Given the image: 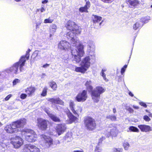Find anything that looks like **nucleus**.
Returning <instances> with one entry per match:
<instances>
[{"mask_svg":"<svg viewBox=\"0 0 152 152\" xmlns=\"http://www.w3.org/2000/svg\"><path fill=\"white\" fill-rule=\"evenodd\" d=\"M75 31H70L66 34L67 38L71 42L72 46L77 47V49L71 50V53L75 63H79L81 61V57L84 54L83 50V46L79 43V41L75 37L77 34Z\"/></svg>","mask_w":152,"mask_h":152,"instance_id":"obj_1","label":"nucleus"},{"mask_svg":"<svg viewBox=\"0 0 152 152\" xmlns=\"http://www.w3.org/2000/svg\"><path fill=\"white\" fill-rule=\"evenodd\" d=\"M26 120L22 118L16 121L12 122L11 124L7 125L4 128V130L8 133H16L17 128L23 127L26 123Z\"/></svg>","mask_w":152,"mask_h":152,"instance_id":"obj_2","label":"nucleus"},{"mask_svg":"<svg viewBox=\"0 0 152 152\" xmlns=\"http://www.w3.org/2000/svg\"><path fill=\"white\" fill-rule=\"evenodd\" d=\"M21 134L23 137L29 142H33L36 140L37 135L33 130L25 129L22 132Z\"/></svg>","mask_w":152,"mask_h":152,"instance_id":"obj_3","label":"nucleus"},{"mask_svg":"<svg viewBox=\"0 0 152 152\" xmlns=\"http://www.w3.org/2000/svg\"><path fill=\"white\" fill-rule=\"evenodd\" d=\"M105 91V89L102 87L97 86L94 90L92 91L91 96L94 102H98L100 99V95Z\"/></svg>","mask_w":152,"mask_h":152,"instance_id":"obj_4","label":"nucleus"},{"mask_svg":"<svg viewBox=\"0 0 152 152\" xmlns=\"http://www.w3.org/2000/svg\"><path fill=\"white\" fill-rule=\"evenodd\" d=\"M95 59V54L89 53V56L84 57L81 61L80 65L88 69L90 66L91 62H94Z\"/></svg>","mask_w":152,"mask_h":152,"instance_id":"obj_5","label":"nucleus"},{"mask_svg":"<svg viewBox=\"0 0 152 152\" xmlns=\"http://www.w3.org/2000/svg\"><path fill=\"white\" fill-rule=\"evenodd\" d=\"M84 123L86 127L89 130H93L96 127V124L95 120L89 116L84 118Z\"/></svg>","mask_w":152,"mask_h":152,"instance_id":"obj_6","label":"nucleus"},{"mask_svg":"<svg viewBox=\"0 0 152 152\" xmlns=\"http://www.w3.org/2000/svg\"><path fill=\"white\" fill-rule=\"evenodd\" d=\"M41 144L45 148H48L53 146V139L50 137L44 135H41Z\"/></svg>","mask_w":152,"mask_h":152,"instance_id":"obj_7","label":"nucleus"},{"mask_svg":"<svg viewBox=\"0 0 152 152\" xmlns=\"http://www.w3.org/2000/svg\"><path fill=\"white\" fill-rule=\"evenodd\" d=\"M67 29L72 31H75L76 34H80L81 29L80 27L78 26L74 22L69 20L68 21L66 25Z\"/></svg>","mask_w":152,"mask_h":152,"instance_id":"obj_8","label":"nucleus"},{"mask_svg":"<svg viewBox=\"0 0 152 152\" xmlns=\"http://www.w3.org/2000/svg\"><path fill=\"white\" fill-rule=\"evenodd\" d=\"M31 51L30 49H29L26 51V55L25 56H22L19 61H18L19 63V70L20 72H23L25 70L23 66H24L26 61L25 58H26L27 60L28 59L29 57V53Z\"/></svg>","mask_w":152,"mask_h":152,"instance_id":"obj_9","label":"nucleus"},{"mask_svg":"<svg viewBox=\"0 0 152 152\" xmlns=\"http://www.w3.org/2000/svg\"><path fill=\"white\" fill-rule=\"evenodd\" d=\"M11 143L14 148H18L23 144V140L20 137L16 136L11 139Z\"/></svg>","mask_w":152,"mask_h":152,"instance_id":"obj_10","label":"nucleus"},{"mask_svg":"<svg viewBox=\"0 0 152 152\" xmlns=\"http://www.w3.org/2000/svg\"><path fill=\"white\" fill-rule=\"evenodd\" d=\"M23 151V152H40V150L39 148L31 144L25 145Z\"/></svg>","mask_w":152,"mask_h":152,"instance_id":"obj_11","label":"nucleus"},{"mask_svg":"<svg viewBox=\"0 0 152 152\" xmlns=\"http://www.w3.org/2000/svg\"><path fill=\"white\" fill-rule=\"evenodd\" d=\"M66 129V126L64 124H59L56 126V130L57 134L56 136H59L63 134Z\"/></svg>","mask_w":152,"mask_h":152,"instance_id":"obj_12","label":"nucleus"},{"mask_svg":"<svg viewBox=\"0 0 152 152\" xmlns=\"http://www.w3.org/2000/svg\"><path fill=\"white\" fill-rule=\"evenodd\" d=\"M58 48L60 50H66L70 49L71 45L69 42L65 40H62L59 43Z\"/></svg>","mask_w":152,"mask_h":152,"instance_id":"obj_13","label":"nucleus"},{"mask_svg":"<svg viewBox=\"0 0 152 152\" xmlns=\"http://www.w3.org/2000/svg\"><path fill=\"white\" fill-rule=\"evenodd\" d=\"M87 97L86 91L83 90L82 92L77 94L75 99L78 102H83L86 100Z\"/></svg>","mask_w":152,"mask_h":152,"instance_id":"obj_14","label":"nucleus"},{"mask_svg":"<svg viewBox=\"0 0 152 152\" xmlns=\"http://www.w3.org/2000/svg\"><path fill=\"white\" fill-rule=\"evenodd\" d=\"M37 125L38 127L42 130H45L47 128V125L46 120L42 118L37 119Z\"/></svg>","mask_w":152,"mask_h":152,"instance_id":"obj_15","label":"nucleus"},{"mask_svg":"<svg viewBox=\"0 0 152 152\" xmlns=\"http://www.w3.org/2000/svg\"><path fill=\"white\" fill-rule=\"evenodd\" d=\"M19 64L18 62L14 64L12 66L7 69V72L8 73L11 72L16 75L19 73Z\"/></svg>","mask_w":152,"mask_h":152,"instance_id":"obj_16","label":"nucleus"},{"mask_svg":"<svg viewBox=\"0 0 152 152\" xmlns=\"http://www.w3.org/2000/svg\"><path fill=\"white\" fill-rule=\"evenodd\" d=\"M145 20V18H142L140 20L136 22L133 26V29L136 30L138 28L142 27L144 23L148 22L147 20Z\"/></svg>","mask_w":152,"mask_h":152,"instance_id":"obj_17","label":"nucleus"},{"mask_svg":"<svg viewBox=\"0 0 152 152\" xmlns=\"http://www.w3.org/2000/svg\"><path fill=\"white\" fill-rule=\"evenodd\" d=\"M138 127L142 132H147L152 131L151 128L148 125H138Z\"/></svg>","mask_w":152,"mask_h":152,"instance_id":"obj_18","label":"nucleus"},{"mask_svg":"<svg viewBox=\"0 0 152 152\" xmlns=\"http://www.w3.org/2000/svg\"><path fill=\"white\" fill-rule=\"evenodd\" d=\"M48 101L50 102L52 104H57L61 105H64V102L59 98L56 99L49 98Z\"/></svg>","mask_w":152,"mask_h":152,"instance_id":"obj_19","label":"nucleus"},{"mask_svg":"<svg viewBox=\"0 0 152 152\" xmlns=\"http://www.w3.org/2000/svg\"><path fill=\"white\" fill-rule=\"evenodd\" d=\"M68 111L69 112V113H67V115L69 119V123L71 124L73 122L76 121L77 120V118L70 113L68 110Z\"/></svg>","mask_w":152,"mask_h":152,"instance_id":"obj_20","label":"nucleus"},{"mask_svg":"<svg viewBox=\"0 0 152 152\" xmlns=\"http://www.w3.org/2000/svg\"><path fill=\"white\" fill-rule=\"evenodd\" d=\"M35 90V89L34 87L30 86L27 88L25 90V91L29 96H31L34 94Z\"/></svg>","mask_w":152,"mask_h":152,"instance_id":"obj_21","label":"nucleus"},{"mask_svg":"<svg viewBox=\"0 0 152 152\" xmlns=\"http://www.w3.org/2000/svg\"><path fill=\"white\" fill-rule=\"evenodd\" d=\"M118 131L116 127H114L110 129V134L112 137V138L116 137L118 134Z\"/></svg>","mask_w":152,"mask_h":152,"instance_id":"obj_22","label":"nucleus"},{"mask_svg":"<svg viewBox=\"0 0 152 152\" xmlns=\"http://www.w3.org/2000/svg\"><path fill=\"white\" fill-rule=\"evenodd\" d=\"M87 70V69L83 66H81L80 67L75 66V71L77 72L84 73Z\"/></svg>","mask_w":152,"mask_h":152,"instance_id":"obj_23","label":"nucleus"},{"mask_svg":"<svg viewBox=\"0 0 152 152\" xmlns=\"http://www.w3.org/2000/svg\"><path fill=\"white\" fill-rule=\"evenodd\" d=\"M90 7V2L87 1L86 2V4L83 7H80L79 9V11L81 12H86L88 7Z\"/></svg>","mask_w":152,"mask_h":152,"instance_id":"obj_24","label":"nucleus"},{"mask_svg":"<svg viewBox=\"0 0 152 152\" xmlns=\"http://www.w3.org/2000/svg\"><path fill=\"white\" fill-rule=\"evenodd\" d=\"M49 116L53 121L56 122H60V120L58 117L53 114H49Z\"/></svg>","mask_w":152,"mask_h":152,"instance_id":"obj_25","label":"nucleus"},{"mask_svg":"<svg viewBox=\"0 0 152 152\" xmlns=\"http://www.w3.org/2000/svg\"><path fill=\"white\" fill-rule=\"evenodd\" d=\"M85 85L88 91H92L93 87L91 86V81H87L86 82Z\"/></svg>","mask_w":152,"mask_h":152,"instance_id":"obj_26","label":"nucleus"},{"mask_svg":"<svg viewBox=\"0 0 152 152\" xmlns=\"http://www.w3.org/2000/svg\"><path fill=\"white\" fill-rule=\"evenodd\" d=\"M57 29V26L55 24H52L50 26V32L53 34L56 31Z\"/></svg>","mask_w":152,"mask_h":152,"instance_id":"obj_27","label":"nucleus"},{"mask_svg":"<svg viewBox=\"0 0 152 152\" xmlns=\"http://www.w3.org/2000/svg\"><path fill=\"white\" fill-rule=\"evenodd\" d=\"M74 106L75 104L74 103V102L72 101H70L69 103V106L71 108V110L75 115H77V113L76 112L74 108Z\"/></svg>","mask_w":152,"mask_h":152,"instance_id":"obj_28","label":"nucleus"},{"mask_svg":"<svg viewBox=\"0 0 152 152\" xmlns=\"http://www.w3.org/2000/svg\"><path fill=\"white\" fill-rule=\"evenodd\" d=\"M93 18V22L95 23H98L102 20V18L100 16L94 15Z\"/></svg>","mask_w":152,"mask_h":152,"instance_id":"obj_29","label":"nucleus"},{"mask_svg":"<svg viewBox=\"0 0 152 152\" xmlns=\"http://www.w3.org/2000/svg\"><path fill=\"white\" fill-rule=\"evenodd\" d=\"M64 138L65 140L67 142H70L72 139L71 134L69 133L66 134Z\"/></svg>","mask_w":152,"mask_h":152,"instance_id":"obj_30","label":"nucleus"},{"mask_svg":"<svg viewBox=\"0 0 152 152\" xmlns=\"http://www.w3.org/2000/svg\"><path fill=\"white\" fill-rule=\"evenodd\" d=\"M123 146L124 149L126 150H128L130 146L129 142L126 141H124L123 144Z\"/></svg>","mask_w":152,"mask_h":152,"instance_id":"obj_31","label":"nucleus"},{"mask_svg":"<svg viewBox=\"0 0 152 152\" xmlns=\"http://www.w3.org/2000/svg\"><path fill=\"white\" fill-rule=\"evenodd\" d=\"M39 52L40 51L39 50H35L33 53L31 58L34 57L33 59L34 60H37L36 58V57L39 56Z\"/></svg>","mask_w":152,"mask_h":152,"instance_id":"obj_32","label":"nucleus"},{"mask_svg":"<svg viewBox=\"0 0 152 152\" xmlns=\"http://www.w3.org/2000/svg\"><path fill=\"white\" fill-rule=\"evenodd\" d=\"M50 85L51 87L54 90H56L57 87L56 83L54 81H51L50 83Z\"/></svg>","mask_w":152,"mask_h":152,"instance_id":"obj_33","label":"nucleus"},{"mask_svg":"<svg viewBox=\"0 0 152 152\" xmlns=\"http://www.w3.org/2000/svg\"><path fill=\"white\" fill-rule=\"evenodd\" d=\"M95 46L94 45H92L88 47V52L90 53L91 52H92V54L94 53V52L95 50Z\"/></svg>","mask_w":152,"mask_h":152,"instance_id":"obj_34","label":"nucleus"},{"mask_svg":"<svg viewBox=\"0 0 152 152\" xmlns=\"http://www.w3.org/2000/svg\"><path fill=\"white\" fill-rule=\"evenodd\" d=\"M129 129L133 132H139V130L137 128L133 126L129 127Z\"/></svg>","mask_w":152,"mask_h":152,"instance_id":"obj_35","label":"nucleus"},{"mask_svg":"<svg viewBox=\"0 0 152 152\" xmlns=\"http://www.w3.org/2000/svg\"><path fill=\"white\" fill-rule=\"evenodd\" d=\"M128 1L130 5L133 6L136 5L138 3L137 0H128Z\"/></svg>","mask_w":152,"mask_h":152,"instance_id":"obj_36","label":"nucleus"},{"mask_svg":"<svg viewBox=\"0 0 152 152\" xmlns=\"http://www.w3.org/2000/svg\"><path fill=\"white\" fill-rule=\"evenodd\" d=\"M106 118L107 119H110L112 121H116V117L114 115H109L107 116Z\"/></svg>","mask_w":152,"mask_h":152,"instance_id":"obj_37","label":"nucleus"},{"mask_svg":"<svg viewBox=\"0 0 152 152\" xmlns=\"http://www.w3.org/2000/svg\"><path fill=\"white\" fill-rule=\"evenodd\" d=\"M53 20V19L49 17L48 18L45 19L44 20V23H51Z\"/></svg>","mask_w":152,"mask_h":152,"instance_id":"obj_38","label":"nucleus"},{"mask_svg":"<svg viewBox=\"0 0 152 152\" xmlns=\"http://www.w3.org/2000/svg\"><path fill=\"white\" fill-rule=\"evenodd\" d=\"M47 90L48 88L46 87H44L41 94V96H46L47 94Z\"/></svg>","mask_w":152,"mask_h":152,"instance_id":"obj_39","label":"nucleus"},{"mask_svg":"<svg viewBox=\"0 0 152 152\" xmlns=\"http://www.w3.org/2000/svg\"><path fill=\"white\" fill-rule=\"evenodd\" d=\"M113 150L114 152H122L123 151V149L121 148H114L113 149Z\"/></svg>","mask_w":152,"mask_h":152,"instance_id":"obj_40","label":"nucleus"},{"mask_svg":"<svg viewBox=\"0 0 152 152\" xmlns=\"http://www.w3.org/2000/svg\"><path fill=\"white\" fill-rule=\"evenodd\" d=\"M20 80L18 79H15L12 82L13 86H14L17 85L18 83H20Z\"/></svg>","mask_w":152,"mask_h":152,"instance_id":"obj_41","label":"nucleus"},{"mask_svg":"<svg viewBox=\"0 0 152 152\" xmlns=\"http://www.w3.org/2000/svg\"><path fill=\"white\" fill-rule=\"evenodd\" d=\"M42 22V20L41 18H39L36 21V28L39 26Z\"/></svg>","mask_w":152,"mask_h":152,"instance_id":"obj_42","label":"nucleus"},{"mask_svg":"<svg viewBox=\"0 0 152 152\" xmlns=\"http://www.w3.org/2000/svg\"><path fill=\"white\" fill-rule=\"evenodd\" d=\"M102 149L100 148V146H99V145H97L95 149V152H101Z\"/></svg>","mask_w":152,"mask_h":152,"instance_id":"obj_43","label":"nucleus"},{"mask_svg":"<svg viewBox=\"0 0 152 152\" xmlns=\"http://www.w3.org/2000/svg\"><path fill=\"white\" fill-rule=\"evenodd\" d=\"M101 75L103 77L104 80H105L106 82H107L108 81V79L106 77V75L104 72H101Z\"/></svg>","mask_w":152,"mask_h":152,"instance_id":"obj_44","label":"nucleus"},{"mask_svg":"<svg viewBox=\"0 0 152 152\" xmlns=\"http://www.w3.org/2000/svg\"><path fill=\"white\" fill-rule=\"evenodd\" d=\"M143 119L146 121H149L150 120V118L147 115H145L144 116Z\"/></svg>","mask_w":152,"mask_h":152,"instance_id":"obj_45","label":"nucleus"},{"mask_svg":"<svg viewBox=\"0 0 152 152\" xmlns=\"http://www.w3.org/2000/svg\"><path fill=\"white\" fill-rule=\"evenodd\" d=\"M102 1L104 2L107 3H110L111 2H113V0H101Z\"/></svg>","mask_w":152,"mask_h":152,"instance_id":"obj_46","label":"nucleus"},{"mask_svg":"<svg viewBox=\"0 0 152 152\" xmlns=\"http://www.w3.org/2000/svg\"><path fill=\"white\" fill-rule=\"evenodd\" d=\"M139 104L144 107L146 108L147 107L146 104L143 102H140Z\"/></svg>","mask_w":152,"mask_h":152,"instance_id":"obj_47","label":"nucleus"},{"mask_svg":"<svg viewBox=\"0 0 152 152\" xmlns=\"http://www.w3.org/2000/svg\"><path fill=\"white\" fill-rule=\"evenodd\" d=\"M27 96V94H22L20 95V97L22 99H24L26 98Z\"/></svg>","mask_w":152,"mask_h":152,"instance_id":"obj_48","label":"nucleus"},{"mask_svg":"<svg viewBox=\"0 0 152 152\" xmlns=\"http://www.w3.org/2000/svg\"><path fill=\"white\" fill-rule=\"evenodd\" d=\"M12 95L11 94H9L4 99L5 101H8L12 97Z\"/></svg>","mask_w":152,"mask_h":152,"instance_id":"obj_49","label":"nucleus"},{"mask_svg":"<svg viewBox=\"0 0 152 152\" xmlns=\"http://www.w3.org/2000/svg\"><path fill=\"white\" fill-rule=\"evenodd\" d=\"M77 107L78 108V109L76 110V111H75L76 112H77L78 113L80 112L81 113L82 110V108L80 107V106H77Z\"/></svg>","mask_w":152,"mask_h":152,"instance_id":"obj_50","label":"nucleus"},{"mask_svg":"<svg viewBox=\"0 0 152 152\" xmlns=\"http://www.w3.org/2000/svg\"><path fill=\"white\" fill-rule=\"evenodd\" d=\"M104 139H105V137H102V138H101L100 139H99V142H98V144L97 145H99V146H100V143H101L102 141L103 140H104Z\"/></svg>","mask_w":152,"mask_h":152,"instance_id":"obj_51","label":"nucleus"},{"mask_svg":"<svg viewBox=\"0 0 152 152\" xmlns=\"http://www.w3.org/2000/svg\"><path fill=\"white\" fill-rule=\"evenodd\" d=\"M88 47L91 46L92 45H94L93 42L92 41H89L88 42Z\"/></svg>","mask_w":152,"mask_h":152,"instance_id":"obj_52","label":"nucleus"},{"mask_svg":"<svg viewBox=\"0 0 152 152\" xmlns=\"http://www.w3.org/2000/svg\"><path fill=\"white\" fill-rule=\"evenodd\" d=\"M42 6H43L42 5V8H41V9H37V12L39 11V10H40V11L41 12H44V11H45V9L43 7H42Z\"/></svg>","mask_w":152,"mask_h":152,"instance_id":"obj_53","label":"nucleus"},{"mask_svg":"<svg viewBox=\"0 0 152 152\" xmlns=\"http://www.w3.org/2000/svg\"><path fill=\"white\" fill-rule=\"evenodd\" d=\"M44 110L45 112L49 116V114H51V113H50L49 109L48 108H45L44 109Z\"/></svg>","mask_w":152,"mask_h":152,"instance_id":"obj_54","label":"nucleus"},{"mask_svg":"<svg viewBox=\"0 0 152 152\" xmlns=\"http://www.w3.org/2000/svg\"><path fill=\"white\" fill-rule=\"evenodd\" d=\"M123 79V78L122 76H119L118 77V79L117 80L118 82H121Z\"/></svg>","mask_w":152,"mask_h":152,"instance_id":"obj_55","label":"nucleus"},{"mask_svg":"<svg viewBox=\"0 0 152 152\" xmlns=\"http://www.w3.org/2000/svg\"><path fill=\"white\" fill-rule=\"evenodd\" d=\"M127 110L130 113H132L134 112L133 110L131 108L129 107L127 109Z\"/></svg>","mask_w":152,"mask_h":152,"instance_id":"obj_56","label":"nucleus"},{"mask_svg":"<svg viewBox=\"0 0 152 152\" xmlns=\"http://www.w3.org/2000/svg\"><path fill=\"white\" fill-rule=\"evenodd\" d=\"M125 71V69H124V68H122L121 70V73L122 75H123Z\"/></svg>","mask_w":152,"mask_h":152,"instance_id":"obj_57","label":"nucleus"},{"mask_svg":"<svg viewBox=\"0 0 152 152\" xmlns=\"http://www.w3.org/2000/svg\"><path fill=\"white\" fill-rule=\"evenodd\" d=\"M0 143H1V146L3 148H4L5 146H6V145L3 144L2 141L0 140Z\"/></svg>","mask_w":152,"mask_h":152,"instance_id":"obj_58","label":"nucleus"},{"mask_svg":"<svg viewBox=\"0 0 152 152\" xmlns=\"http://www.w3.org/2000/svg\"><path fill=\"white\" fill-rule=\"evenodd\" d=\"M49 66V64H46L44 65L42 67H43L45 68H46V67Z\"/></svg>","mask_w":152,"mask_h":152,"instance_id":"obj_59","label":"nucleus"},{"mask_svg":"<svg viewBox=\"0 0 152 152\" xmlns=\"http://www.w3.org/2000/svg\"><path fill=\"white\" fill-rule=\"evenodd\" d=\"M48 0H43L42 1V3L43 4H44L48 3Z\"/></svg>","mask_w":152,"mask_h":152,"instance_id":"obj_60","label":"nucleus"},{"mask_svg":"<svg viewBox=\"0 0 152 152\" xmlns=\"http://www.w3.org/2000/svg\"><path fill=\"white\" fill-rule=\"evenodd\" d=\"M129 94L131 97H133L134 96L133 94L131 91H129Z\"/></svg>","mask_w":152,"mask_h":152,"instance_id":"obj_61","label":"nucleus"},{"mask_svg":"<svg viewBox=\"0 0 152 152\" xmlns=\"http://www.w3.org/2000/svg\"><path fill=\"white\" fill-rule=\"evenodd\" d=\"M133 108L136 109H138L139 108V107L138 106H135L134 105H133Z\"/></svg>","mask_w":152,"mask_h":152,"instance_id":"obj_62","label":"nucleus"},{"mask_svg":"<svg viewBox=\"0 0 152 152\" xmlns=\"http://www.w3.org/2000/svg\"><path fill=\"white\" fill-rule=\"evenodd\" d=\"M45 76V75L44 73H43L41 76V78H44Z\"/></svg>","mask_w":152,"mask_h":152,"instance_id":"obj_63","label":"nucleus"},{"mask_svg":"<svg viewBox=\"0 0 152 152\" xmlns=\"http://www.w3.org/2000/svg\"><path fill=\"white\" fill-rule=\"evenodd\" d=\"M113 111L114 113H115L116 112V109L115 108H113Z\"/></svg>","mask_w":152,"mask_h":152,"instance_id":"obj_64","label":"nucleus"}]
</instances>
